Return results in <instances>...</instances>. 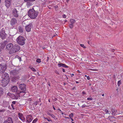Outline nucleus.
I'll return each instance as SVG.
<instances>
[{"label": "nucleus", "mask_w": 123, "mask_h": 123, "mask_svg": "<svg viewBox=\"0 0 123 123\" xmlns=\"http://www.w3.org/2000/svg\"><path fill=\"white\" fill-rule=\"evenodd\" d=\"M32 27V25L31 24L28 25L27 26H26L25 29L26 31L27 32H30Z\"/></svg>", "instance_id": "10"}, {"label": "nucleus", "mask_w": 123, "mask_h": 123, "mask_svg": "<svg viewBox=\"0 0 123 123\" xmlns=\"http://www.w3.org/2000/svg\"><path fill=\"white\" fill-rule=\"evenodd\" d=\"M37 103L38 102H34L33 103L34 105L36 106L37 105Z\"/></svg>", "instance_id": "39"}, {"label": "nucleus", "mask_w": 123, "mask_h": 123, "mask_svg": "<svg viewBox=\"0 0 123 123\" xmlns=\"http://www.w3.org/2000/svg\"><path fill=\"white\" fill-rule=\"evenodd\" d=\"M111 110L112 112V115H114L117 112V111L115 109H114L112 108L111 109Z\"/></svg>", "instance_id": "19"}, {"label": "nucleus", "mask_w": 123, "mask_h": 123, "mask_svg": "<svg viewBox=\"0 0 123 123\" xmlns=\"http://www.w3.org/2000/svg\"><path fill=\"white\" fill-rule=\"evenodd\" d=\"M55 73L58 75H59V74L58 72L56 70L55 71Z\"/></svg>", "instance_id": "43"}, {"label": "nucleus", "mask_w": 123, "mask_h": 123, "mask_svg": "<svg viewBox=\"0 0 123 123\" xmlns=\"http://www.w3.org/2000/svg\"><path fill=\"white\" fill-rule=\"evenodd\" d=\"M91 88L92 90H94V88H93V87H91Z\"/></svg>", "instance_id": "60"}, {"label": "nucleus", "mask_w": 123, "mask_h": 123, "mask_svg": "<svg viewBox=\"0 0 123 123\" xmlns=\"http://www.w3.org/2000/svg\"><path fill=\"white\" fill-rule=\"evenodd\" d=\"M62 71L63 72H65V70L64 69H62Z\"/></svg>", "instance_id": "57"}, {"label": "nucleus", "mask_w": 123, "mask_h": 123, "mask_svg": "<svg viewBox=\"0 0 123 123\" xmlns=\"http://www.w3.org/2000/svg\"><path fill=\"white\" fill-rule=\"evenodd\" d=\"M12 0H5V4L6 6L8 8L11 5Z\"/></svg>", "instance_id": "11"}, {"label": "nucleus", "mask_w": 123, "mask_h": 123, "mask_svg": "<svg viewBox=\"0 0 123 123\" xmlns=\"http://www.w3.org/2000/svg\"><path fill=\"white\" fill-rule=\"evenodd\" d=\"M16 103V102L15 101H13L12 102V103L13 105L15 104Z\"/></svg>", "instance_id": "44"}, {"label": "nucleus", "mask_w": 123, "mask_h": 123, "mask_svg": "<svg viewBox=\"0 0 123 123\" xmlns=\"http://www.w3.org/2000/svg\"><path fill=\"white\" fill-rule=\"evenodd\" d=\"M115 50L114 49H112L111 50V51L112 52H113Z\"/></svg>", "instance_id": "49"}, {"label": "nucleus", "mask_w": 123, "mask_h": 123, "mask_svg": "<svg viewBox=\"0 0 123 123\" xmlns=\"http://www.w3.org/2000/svg\"><path fill=\"white\" fill-rule=\"evenodd\" d=\"M11 106L12 107V108L13 109V110L15 109V108L14 107V105L13 104H12L11 105Z\"/></svg>", "instance_id": "41"}, {"label": "nucleus", "mask_w": 123, "mask_h": 123, "mask_svg": "<svg viewBox=\"0 0 123 123\" xmlns=\"http://www.w3.org/2000/svg\"><path fill=\"white\" fill-rule=\"evenodd\" d=\"M31 3L30 2H27L26 5L27 6H31Z\"/></svg>", "instance_id": "26"}, {"label": "nucleus", "mask_w": 123, "mask_h": 123, "mask_svg": "<svg viewBox=\"0 0 123 123\" xmlns=\"http://www.w3.org/2000/svg\"><path fill=\"white\" fill-rule=\"evenodd\" d=\"M82 93L84 95L86 94V93L85 92H82Z\"/></svg>", "instance_id": "51"}, {"label": "nucleus", "mask_w": 123, "mask_h": 123, "mask_svg": "<svg viewBox=\"0 0 123 123\" xmlns=\"http://www.w3.org/2000/svg\"><path fill=\"white\" fill-rule=\"evenodd\" d=\"M18 11L16 8H14L12 11L13 15L16 18L18 17Z\"/></svg>", "instance_id": "8"}, {"label": "nucleus", "mask_w": 123, "mask_h": 123, "mask_svg": "<svg viewBox=\"0 0 123 123\" xmlns=\"http://www.w3.org/2000/svg\"><path fill=\"white\" fill-rule=\"evenodd\" d=\"M35 0H24V1L25 2L28 1H35Z\"/></svg>", "instance_id": "34"}, {"label": "nucleus", "mask_w": 123, "mask_h": 123, "mask_svg": "<svg viewBox=\"0 0 123 123\" xmlns=\"http://www.w3.org/2000/svg\"><path fill=\"white\" fill-rule=\"evenodd\" d=\"M3 74L1 80V82L2 83V86L5 87L8 84V82L7 80L9 79V77L8 74L6 73H3Z\"/></svg>", "instance_id": "1"}, {"label": "nucleus", "mask_w": 123, "mask_h": 123, "mask_svg": "<svg viewBox=\"0 0 123 123\" xmlns=\"http://www.w3.org/2000/svg\"><path fill=\"white\" fill-rule=\"evenodd\" d=\"M31 70L32 71H34V72H36V69H35L33 67H32V68H31Z\"/></svg>", "instance_id": "32"}, {"label": "nucleus", "mask_w": 123, "mask_h": 123, "mask_svg": "<svg viewBox=\"0 0 123 123\" xmlns=\"http://www.w3.org/2000/svg\"><path fill=\"white\" fill-rule=\"evenodd\" d=\"M58 65L59 67H62L65 68H68V66H67L65 64L62 63H58Z\"/></svg>", "instance_id": "18"}, {"label": "nucleus", "mask_w": 123, "mask_h": 123, "mask_svg": "<svg viewBox=\"0 0 123 123\" xmlns=\"http://www.w3.org/2000/svg\"><path fill=\"white\" fill-rule=\"evenodd\" d=\"M54 7L55 9H56L58 8V6H55Z\"/></svg>", "instance_id": "46"}, {"label": "nucleus", "mask_w": 123, "mask_h": 123, "mask_svg": "<svg viewBox=\"0 0 123 123\" xmlns=\"http://www.w3.org/2000/svg\"><path fill=\"white\" fill-rule=\"evenodd\" d=\"M6 29L1 30L0 31V37L2 39H5L6 37Z\"/></svg>", "instance_id": "5"}, {"label": "nucleus", "mask_w": 123, "mask_h": 123, "mask_svg": "<svg viewBox=\"0 0 123 123\" xmlns=\"http://www.w3.org/2000/svg\"><path fill=\"white\" fill-rule=\"evenodd\" d=\"M11 90L13 92H17L18 90V88L16 86H13L11 88Z\"/></svg>", "instance_id": "16"}, {"label": "nucleus", "mask_w": 123, "mask_h": 123, "mask_svg": "<svg viewBox=\"0 0 123 123\" xmlns=\"http://www.w3.org/2000/svg\"><path fill=\"white\" fill-rule=\"evenodd\" d=\"M13 45L12 43H9L7 44L6 46V49L9 50H11L12 48H13Z\"/></svg>", "instance_id": "12"}, {"label": "nucleus", "mask_w": 123, "mask_h": 123, "mask_svg": "<svg viewBox=\"0 0 123 123\" xmlns=\"http://www.w3.org/2000/svg\"><path fill=\"white\" fill-rule=\"evenodd\" d=\"M74 25L72 24H69V27L70 28H72L74 26Z\"/></svg>", "instance_id": "29"}, {"label": "nucleus", "mask_w": 123, "mask_h": 123, "mask_svg": "<svg viewBox=\"0 0 123 123\" xmlns=\"http://www.w3.org/2000/svg\"><path fill=\"white\" fill-rule=\"evenodd\" d=\"M25 39L24 37L20 36L17 38L16 41L18 44L23 45L25 44Z\"/></svg>", "instance_id": "3"}, {"label": "nucleus", "mask_w": 123, "mask_h": 123, "mask_svg": "<svg viewBox=\"0 0 123 123\" xmlns=\"http://www.w3.org/2000/svg\"><path fill=\"white\" fill-rule=\"evenodd\" d=\"M18 70H13L10 71V73L11 75H16L18 73Z\"/></svg>", "instance_id": "14"}, {"label": "nucleus", "mask_w": 123, "mask_h": 123, "mask_svg": "<svg viewBox=\"0 0 123 123\" xmlns=\"http://www.w3.org/2000/svg\"><path fill=\"white\" fill-rule=\"evenodd\" d=\"M110 118H111V119L113 118H115L114 117L112 116H111L110 117Z\"/></svg>", "instance_id": "47"}, {"label": "nucleus", "mask_w": 123, "mask_h": 123, "mask_svg": "<svg viewBox=\"0 0 123 123\" xmlns=\"http://www.w3.org/2000/svg\"><path fill=\"white\" fill-rule=\"evenodd\" d=\"M3 92V89L1 87H0V95H2Z\"/></svg>", "instance_id": "22"}, {"label": "nucleus", "mask_w": 123, "mask_h": 123, "mask_svg": "<svg viewBox=\"0 0 123 123\" xmlns=\"http://www.w3.org/2000/svg\"><path fill=\"white\" fill-rule=\"evenodd\" d=\"M18 93V94H19V95H21V96H22L24 95L25 93V91H23V92H20V93H18V92L17 93Z\"/></svg>", "instance_id": "21"}, {"label": "nucleus", "mask_w": 123, "mask_h": 123, "mask_svg": "<svg viewBox=\"0 0 123 123\" xmlns=\"http://www.w3.org/2000/svg\"><path fill=\"white\" fill-rule=\"evenodd\" d=\"M80 45L81 47H83L84 48H86V47L83 44H80Z\"/></svg>", "instance_id": "35"}, {"label": "nucleus", "mask_w": 123, "mask_h": 123, "mask_svg": "<svg viewBox=\"0 0 123 123\" xmlns=\"http://www.w3.org/2000/svg\"><path fill=\"white\" fill-rule=\"evenodd\" d=\"M93 98H87V100H92Z\"/></svg>", "instance_id": "38"}, {"label": "nucleus", "mask_w": 123, "mask_h": 123, "mask_svg": "<svg viewBox=\"0 0 123 123\" xmlns=\"http://www.w3.org/2000/svg\"><path fill=\"white\" fill-rule=\"evenodd\" d=\"M62 17L64 18H66V16L65 14H64L62 15Z\"/></svg>", "instance_id": "42"}, {"label": "nucleus", "mask_w": 123, "mask_h": 123, "mask_svg": "<svg viewBox=\"0 0 123 123\" xmlns=\"http://www.w3.org/2000/svg\"><path fill=\"white\" fill-rule=\"evenodd\" d=\"M27 119V122L28 123H30L32 120V119L31 118H26Z\"/></svg>", "instance_id": "24"}, {"label": "nucleus", "mask_w": 123, "mask_h": 123, "mask_svg": "<svg viewBox=\"0 0 123 123\" xmlns=\"http://www.w3.org/2000/svg\"><path fill=\"white\" fill-rule=\"evenodd\" d=\"M38 13V12L35 10L33 8L32 9L29 10L28 12V15L30 18L34 19L37 17Z\"/></svg>", "instance_id": "2"}, {"label": "nucleus", "mask_w": 123, "mask_h": 123, "mask_svg": "<svg viewBox=\"0 0 123 123\" xmlns=\"http://www.w3.org/2000/svg\"><path fill=\"white\" fill-rule=\"evenodd\" d=\"M18 115L19 118L23 121L25 120V118L23 117L22 114L20 113H18Z\"/></svg>", "instance_id": "17"}, {"label": "nucleus", "mask_w": 123, "mask_h": 123, "mask_svg": "<svg viewBox=\"0 0 123 123\" xmlns=\"http://www.w3.org/2000/svg\"><path fill=\"white\" fill-rule=\"evenodd\" d=\"M50 116L51 117H52L53 118L55 119V116L51 114H50Z\"/></svg>", "instance_id": "33"}, {"label": "nucleus", "mask_w": 123, "mask_h": 123, "mask_svg": "<svg viewBox=\"0 0 123 123\" xmlns=\"http://www.w3.org/2000/svg\"><path fill=\"white\" fill-rule=\"evenodd\" d=\"M5 43H2L0 46V49H3L5 48Z\"/></svg>", "instance_id": "25"}, {"label": "nucleus", "mask_w": 123, "mask_h": 123, "mask_svg": "<svg viewBox=\"0 0 123 123\" xmlns=\"http://www.w3.org/2000/svg\"><path fill=\"white\" fill-rule=\"evenodd\" d=\"M4 123H13L12 119L11 117H8L4 121Z\"/></svg>", "instance_id": "13"}, {"label": "nucleus", "mask_w": 123, "mask_h": 123, "mask_svg": "<svg viewBox=\"0 0 123 123\" xmlns=\"http://www.w3.org/2000/svg\"><path fill=\"white\" fill-rule=\"evenodd\" d=\"M76 83H79V82L78 81H76Z\"/></svg>", "instance_id": "63"}, {"label": "nucleus", "mask_w": 123, "mask_h": 123, "mask_svg": "<svg viewBox=\"0 0 123 123\" xmlns=\"http://www.w3.org/2000/svg\"><path fill=\"white\" fill-rule=\"evenodd\" d=\"M87 80H89L90 78L89 76H88L87 77Z\"/></svg>", "instance_id": "48"}, {"label": "nucleus", "mask_w": 123, "mask_h": 123, "mask_svg": "<svg viewBox=\"0 0 123 123\" xmlns=\"http://www.w3.org/2000/svg\"><path fill=\"white\" fill-rule=\"evenodd\" d=\"M47 61H48L49 60V57H47Z\"/></svg>", "instance_id": "53"}, {"label": "nucleus", "mask_w": 123, "mask_h": 123, "mask_svg": "<svg viewBox=\"0 0 123 123\" xmlns=\"http://www.w3.org/2000/svg\"><path fill=\"white\" fill-rule=\"evenodd\" d=\"M74 74H71L72 77H73V76H74Z\"/></svg>", "instance_id": "55"}, {"label": "nucleus", "mask_w": 123, "mask_h": 123, "mask_svg": "<svg viewBox=\"0 0 123 123\" xmlns=\"http://www.w3.org/2000/svg\"><path fill=\"white\" fill-rule=\"evenodd\" d=\"M11 25L12 27H14L15 25L17 24V20L16 19L13 18L11 19L10 21Z\"/></svg>", "instance_id": "6"}, {"label": "nucleus", "mask_w": 123, "mask_h": 123, "mask_svg": "<svg viewBox=\"0 0 123 123\" xmlns=\"http://www.w3.org/2000/svg\"><path fill=\"white\" fill-rule=\"evenodd\" d=\"M105 111L107 113L109 112V111L107 109H105Z\"/></svg>", "instance_id": "45"}, {"label": "nucleus", "mask_w": 123, "mask_h": 123, "mask_svg": "<svg viewBox=\"0 0 123 123\" xmlns=\"http://www.w3.org/2000/svg\"><path fill=\"white\" fill-rule=\"evenodd\" d=\"M67 21V20H66V19L65 20H64V22H66Z\"/></svg>", "instance_id": "61"}, {"label": "nucleus", "mask_w": 123, "mask_h": 123, "mask_svg": "<svg viewBox=\"0 0 123 123\" xmlns=\"http://www.w3.org/2000/svg\"><path fill=\"white\" fill-rule=\"evenodd\" d=\"M6 69V66L5 65H0V74L4 73Z\"/></svg>", "instance_id": "7"}, {"label": "nucleus", "mask_w": 123, "mask_h": 123, "mask_svg": "<svg viewBox=\"0 0 123 123\" xmlns=\"http://www.w3.org/2000/svg\"><path fill=\"white\" fill-rule=\"evenodd\" d=\"M87 106H86L85 104L83 105L81 107L82 108H84L86 107H87Z\"/></svg>", "instance_id": "40"}, {"label": "nucleus", "mask_w": 123, "mask_h": 123, "mask_svg": "<svg viewBox=\"0 0 123 123\" xmlns=\"http://www.w3.org/2000/svg\"><path fill=\"white\" fill-rule=\"evenodd\" d=\"M121 84V82L120 80H119L118 81V86H119Z\"/></svg>", "instance_id": "36"}, {"label": "nucleus", "mask_w": 123, "mask_h": 123, "mask_svg": "<svg viewBox=\"0 0 123 123\" xmlns=\"http://www.w3.org/2000/svg\"><path fill=\"white\" fill-rule=\"evenodd\" d=\"M31 68H32V67H31V66H29V68H30L31 69Z\"/></svg>", "instance_id": "59"}, {"label": "nucleus", "mask_w": 123, "mask_h": 123, "mask_svg": "<svg viewBox=\"0 0 123 123\" xmlns=\"http://www.w3.org/2000/svg\"><path fill=\"white\" fill-rule=\"evenodd\" d=\"M18 31L20 33H22L23 32V29L21 27L19 26L18 27Z\"/></svg>", "instance_id": "20"}, {"label": "nucleus", "mask_w": 123, "mask_h": 123, "mask_svg": "<svg viewBox=\"0 0 123 123\" xmlns=\"http://www.w3.org/2000/svg\"><path fill=\"white\" fill-rule=\"evenodd\" d=\"M19 60V61H21V58L20 57H19V58H18Z\"/></svg>", "instance_id": "50"}, {"label": "nucleus", "mask_w": 123, "mask_h": 123, "mask_svg": "<svg viewBox=\"0 0 123 123\" xmlns=\"http://www.w3.org/2000/svg\"><path fill=\"white\" fill-rule=\"evenodd\" d=\"M20 49L19 46L17 44H15L13 46V48L9 52V53L12 54L18 51Z\"/></svg>", "instance_id": "4"}, {"label": "nucleus", "mask_w": 123, "mask_h": 123, "mask_svg": "<svg viewBox=\"0 0 123 123\" xmlns=\"http://www.w3.org/2000/svg\"><path fill=\"white\" fill-rule=\"evenodd\" d=\"M36 62L38 63H40L41 62V60L40 59H37L36 60Z\"/></svg>", "instance_id": "30"}, {"label": "nucleus", "mask_w": 123, "mask_h": 123, "mask_svg": "<svg viewBox=\"0 0 123 123\" xmlns=\"http://www.w3.org/2000/svg\"><path fill=\"white\" fill-rule=\"evenodd\" d=\"M70 119H71V120L72 121H74V120H73V119L72 118H70Z\"/></svg>", "instance_id": "62"}, {"label": "nucleus", "mask_w": 123, "mask_h": 123, "mask_svg": "<svg viewBox=\"0 0 123 123\" xmlns=\"http://www.w3.org/2000/svg\"><path fill=\"white\" fill-rule=\"evenodd\" d=\"M71 24L74 25V23L75 22V20L73 19H71L70 20Z\"/></svg>", "instance_id": "23"}, {"label": "nucleus", "mask_w": 123, "mask_h": 123, "mask_svg": "<svg viewBox=\"0 0 123 123\" xmlns=\"http://www.w3.org/2000/svg\"><path fill=\"white\" fill-rule=\"evenodd\" d=\"M73 113H71L69 115V116L70 118H72L73 117Z\"/></svg>", "instance_id": "28"}, {"label": "nucleus", "mask_w": 123, "mask_h": 123, "mask_svg": "<svg viewBox=\"0 0 123 123\" xmlns=\"http://www.w3.org/2000/svg\"><path fill=\"white\" fill-rule=\"evenodd\" d=\"M37 118H36L34 119L32 123H35L37 121Z\"/></svg>", "instance_id": "31"}, {"label": "nucleus", "mask_w": 123, "mask_h": 123, "mask_svg": "<svg viewBox=\"0 0 123 123\" xmlns=\"http://www.w3.org/2000/svg\"><path fill=\"white\" fill-rule=\"evenodd\" d=\"M32 100V99L31 98H30V99H29V100H28V101H31Z\"/></svg>", "instance_id": "54"}, {"label": "nucleus", "mask_w": 123, "mask_h": 123, "mask_svg": "<svg viewBox=\"0 0 123 123\" xmlns=\"http://www.w3.org/2000/svg\"><path fill=\"white\" fill-rule=\"evenodd\" d=\"M53 106V108L54 109V110H55V108L54 107V106Z\"/></svg>", "instance_id": "58"}, {"label": "nucleus", "mask_w": 123, "mask_h": 123, "mask_svg": "<svg viewBox=\"0 0 123 123\" xmlns=\"http://www.w3.org/2000/svg\"><path fill=\"white\" fill-rule=\"evenodd\" d=\"M44 118L45 119H47L48 121H52L51 120L50 118H47V117H44Z\"/></svg>", "instance_id": "27"}, {"label": "nucleus", "mask_w": 123, "mask_h": 123, "mask_svg": "<svg viewBox=\"0 0 123 123\" xmlns=\"http://www.w3.org/2000/svg\"><path fill=\"white\" fill-rule=\"evenodd\" d=\"M77 71L79 73H80V71L79 70H78Z\"/></svg>", "instance_id": "64"}, {"label": "nucleus", "mask_w": 123, "mask_h": 123, "mask_svg": "<svg viewBox=\"0 0 123 123\" xmlns=\"http://www.w3.org/2000/svg\"><path fill=\"white\" fill-rule=\"evenodd\" d=\"M19 87L20 89L24 91H25L26 89V86L24 84H21L19 85Z\"/></svg>", "instance_id": "9"}, {"label": "nucleus", "mask_w": 123, "mask_h": 123, "mask_svg": "<svg viewBox=\"0 0 123 123\" xmlns=\"http://www.w3.org/2000/svg\"><path fill=\"white\" fill-rule=\"evenodd\" d=\"M108 118H109V120L111 121V118H110V117H108Z\"/></svg>", "instance_id": "52"}, {"label": "nucleus", "mask_w": 123, "mask_h": 123, "mask_svg": "<svg viewBox=\"0 0 123 123\" xmlns=\"http://www.w3.org/2000/svg\"><path fill=\"white\" fill-rule=\"evenodd\" d=\"M32 116L31 115H29L27 116L26 117V118H32Z\"/></svg>", "instance_id": "37"}, {"label": "nucleus", "mask_w": 123, "mask_h": 123, "mask_svg": "<svg viewBox=\"0 0 123 123\" xmlns=\"http://www.w3.org/2000/svg\"><path fill=\"white\" fill-rule=\"evenodd\" d=\"M3 105L4 107H7L8 106V108H10V107L9 106V102L6 101L3 102Z\"/></svg>", "instance_id": "15"}, {"label": "nucleus", "mask_w": 123, "mask_h": 123, "mask_svg": "<svg viewBox=\"0 0 123 123\" xmlns=\"http://www.w3.org/2000/svg\"><path fill=\"white\" fill-rule=\"evenodd\" d=\"M84 102H85V101H81V103H83Z\"/></svg>", "instance_id": "56"}]
</instances>
